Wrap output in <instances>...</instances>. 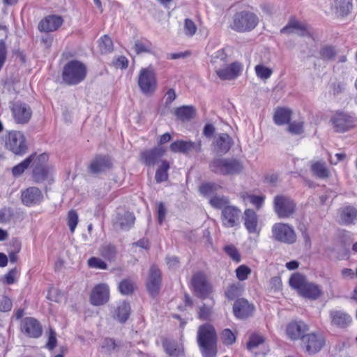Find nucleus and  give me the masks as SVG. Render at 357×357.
I'll return each mask as SVG.
<instances>
[{
  "instance_id": "f257e3e1",
  "label": "nucleus",
  "mask_w": 357,
  "mask_h": 357,
  "mask_svg": "<svg viewBox=\"0 0 357 357\" xmlns=\"http://www.w3.org/2000/svg\"><path fill=\"white\" fill-rule=\"evenodd\" d=\"M197 343L203 357H215L217 354V335L213 326L205 324L199 327Z\"/></svg>"
},
{
  "instance_id": "f03ea898",
  "label": "nucleus",
  "mask_w": 357,
  "mask_h": 357,
  "mask_svg": "<svg viewBox=\"0 0 357 357\" xmlns=\"http://www.w3.org/2000/svg\"><path fill=\"white\" fill-rule=\"evenodd\" d=\"M217 75L223 80L236 78L241 71V65L238 63H232L228 65L227 56L224 50H218L211 60Z\"/></svg>"
},
{
  "instance_id": "7ed1b4c3",
  "label": "nucleus",
  "mask_w": 357,
  "mask_h": 357,
  "mask_svg": "<svg viewBox=\"0 0 357 357\" xmlns=\"http://www.w3.org/2000/svg\"><path fill=\"white\" fill-rule=\"evenodd\" d=\"M289 283L291 288L305 298L317 300L322 295L320 286L307 281L305 277L299 273H294L289 278Z\"/></svg>"
},
{
  "instance_id": "20e7f679",
  "label": "nucleus",
  "mask_w": 357,
  "mask_h": 357,
  "mask_svg": "<svg viewBox=\"0 0 357 357\" xmlns=\"http://www.w3.org/2000/svg\"><path fill=\"white\" fill-rule=\"evenodd\" d=\"M86 66L77 60L68 62L63 70L62 78L68 85H75L82 82L86 76Z\"/></svg>"
},
{
  "instance_id": "39448f33",
  "label": "nucleus",
  "mask_w": 357,
  "mask_h": 357,
  "mask_svg": "<svg viewBox=\"0 0 357 357\" xmlns=\"http://www.w3.org/2000/svg\"><path fill=\"white\" fill-rule=\"evenodd\" d=\"M209 167L214 173L221 175L238 174L243 169V165L238 160L230 158H214Z\"/></svg>"
},
{
  "instance_id": "423d86ee",
  "label": "nucleus",
  "mask_w": 357,
  "mask_h": 357,
  "mask_svg": "<svg viewBox=\"0 0 357 357\" xmlns=\"http://www.w3.org/2000/svg\"><path fill=\"white\" fill-rule=\"evenodd\" d=\"M259 22L257 16L253 13L241 11L233 17L231 28L238 32L250 31Z\"/></svg>"
},
{
  "instance_id": "0eeeda50",
  "label": "nucleus",
  "mask_w": 357,
  "mask_h": 357,
  "mask_svg": "<svg viewBox=\"0 0 357 357\" xmlns=\"http://www.w3.org/2000/svg\"><path fill=\"white\" fill-rule=\"evenodd\" d=\"M5 146L8 150L18 155L24 154L27 150V143L24 133L17 130L8 132Z\"/></svg>"
},
{
  "instance_id": "6e6552de",
  "label": "nucleus",
  "mask_w": 357,
  "mask_h": 357,
  "mask_svg": "<svg viewBox=\"0 0 357 357\" xmlns=\"http://www.w3.org/2000/svg\"><path fill=\"white\" fill-rule=\"evenodd\" d=\"M272 238L286 244H293L296 241V234L294 229L289 224L278 222L272 227Z\"/></svg>"
},
{
  "instance_id": "1a4fd4ad",
  "label": "nucleus",
  "mask_w": 357,
  "mask_h": 357,
  "mask_svg": "<svg viewBox=\"0 0 357 357\" xmlns=\"http://www.w3.org/2000/svg\"><path fill=\"white\" fill-rule=\"evenodd\" d=\"M138 85L146 95L152 94L156 89L157 80L153 68L151 66L142 68L138 77Z\"/></svg>"
},
{
  "instance_id": "9d476101",
  "label": "nucleus",
  "mask_w": 357,
  "mask_h": 357,
  "mask_svg": "<svg viewBox=\"0 0 357 357\" xmlns=\"http://www.w3.org/2000/svg\"><path fill=\"white\" fill-rule=\"evenodd\" d=\"M274 211L280 218H289L296 211V204L289 197L278 195L273 200Z\"/></svg>"
},
{
  "instance_id": "9b49d317",
  "label": "nucleus",
  "mask_w": 357,
  "mask_h": 357,
  "mask_svg": "<svg viewBox=\"0 0 357 357\" xmlns=\"http://www.w3.org/2000/svg\"><path fill=\"white\" fill-rule=\"evenodd\" d=\"M191 284L196 295L202 298H206L212 291V287L203 273L194 274Z\"/></svg>"
},
{
  "instance_id": "f8f14e48",
  "label": "nucleus",
  "mask_w": 357,
  "mask_h": 357,
  "mask_svg": "<svg viewBox=\"0 0 357 357\" xmlns=\"http://www.w3.org/2000/svg\"><path fill=\"white\" fill-rule=\"evenodd\" d=\"M200 140L192 142L190 140H177L170 144V151L173 153H180L188 155L191 152L200 153L202 151Z\"/></svg>"
},
{
  "instance_id": "ddd939ff",
  "label": "nucleus",
  "mask_w": 357,
  "mask_h": 357,
  "mask_svg": "<svg viewBox=\"0 0 357 357\" xmlns=\"http://www.w3.org/2000/svg\"><path fill=\"white\" fill-rule=\"evenodd\" d=\"M48 160V155L45 153L38 156L35 155V159L33 161V176L36 182H42L48 178L50 173L49 168L45 165Z\"/></svg>"
},
{
  "instance_id": "4468645a",
  "label": "nucleus",
  "mask_w": 357,
  "mask_h": 357,
  "mask_svg": "<svg viewBox=\"0 0 357 357\" xmlns=\"http://www.w3.org/2000/svg\"><path fill=\"white\" fill-rule=\"evenodd\" d=\"M165 153V149L162 146L144 150L140 153L139 160L144 165L152 167L159 163Z\"/></svg>"
},
{
  "instance_id": "2eb2a0df",
  "label": "nucleus",
  "mask_w": 357,
  "mask_h": 357,
  "mask_svg": "<svg viewBox=\"0 0 357 357\" xmlns=\"http://www.w3.org/2000/svg\"><path fill=\"white\" fill-rule=\"evenodd\" d=\"M241 214V210L235 206L230 205L229 206L225 207L221 214V220L223 226L227 228L237 226L239 224Z\"/></svg>"
},
{
  "instance_id": "dca6fc26",
  "label": "nucleus",
  "mask_w": 357,
  "mask_h": 357,
  "mask_svg": "<svg viewBox=\"0 0 357 357\" xmlns=\"http://www.w3.org/2000/svg\"><path fill=\"white\" fill-rule=\"evenodd\" d=\"M160 286L161 272L156 266L152 265L146 280L147 290L151 295L155 296L159 292Z\"/></svg>"
},
{
  "instance_id": "f3484780",
  "label": "nucleus",
  "mask_w": 357,
  "mask_h": 357,
  "mask_svg": "<svg viewBox=\"0 0 357 357\" xmlns=\"http://www.w3.org/2000/svg\"><path fill=\"white\" fill-rule=\"evenodd\" d=\"M12 114L17 123H26L31 119L32 112L26 104L16 102L11 107Z\"/></svg>"
},
{
  "instance_id": "a211bd4d",
  "label": "nucleus",
  "mask_w": 357,
  "mask_h": 357,
  "mask_svg": "<svg viewBox=\"0 0 357 357\" xmlns=\"http://www.w3.org/2000/svg\"><path fill=\"white\" fill-rule=\"evenodd\" d=\"M331 122L335 131L337 132H346L354 126L352 118L342 112L335 114L332 117Z\"/></svg>"
},
{
  "instance_id": "6ab92c4d",
  "label": "nucleus",
  "mask_w": 357,
  "mask_h": 357,
  "mask_svg": "<svg viewBox=\"0 0 357 357\" xmlns=\"http://www.w3.org/2000/svg\"><path fill=\"white\" fill-rule=\"evenodd\" d=\"M109 298V287L106 284L96 285L91 291L90 301L93 305H102L106 303Z\"/></svg>"
},
{
  "instance_id": "aec40b11",
  "label": "nucleus",
  "mask_w": 357,
  "mask_h": 357,
  "mask_svg": "<svg viewBox=\"0 0 357 357\" xmlns=\"http://www.w3.org/2000/svg\"><path fill=\"white\" fill-rule=\"evenodd\" d=\"M22 331L29 337L37 338L42 335L40 324L33 317H26L21 323Z\"/></svg>"
},
{
  "instance_id": "412c9836",
  "label": "nucleus",
  "mask_w": 357,
  "mask_h": 357,
  "mask_svg": "<svg viewBox=\"0 0 357 357\" xmlns=\"http://www.w3.org/2000/svg\"><path fill=\"white\" fill-rule=\"evenodd\" d=\"M302 341L305 345L306 351L310 354L320 351L325 342L321 335L314 333L303 337Z\"/></svg>"
},
{
  "instance_id": "4be33fe9",
  "label": "nucleus",
  "mask_w": 357,
  "mask_h": 357,
  "mask_svg": "<svg viewBox=\"0 0 357 357\" xmlns=\"http://www.w3.org/2000/svg\"><path fill=\"white\" fill-rule=\"evenodd\" d=\"M233 144L231 137L227 133H218L214 137L213 145V151L217 154H225Z\"/></svg>"
},
{
  "instance_id": "5701e85b",
  "label": "nucleus",
  "mask_w": 357,
  "mask_h": 357,
  "mask_svg": "<svg viewBox=\"0 0 357 357\" xmlns=\"http://www.w3.org/2000/svg\"><path fill=\"white\" fill-rule=\"evenodd\" d=\"M254 310V305L244 298L236 300L233 306V312L235 317L240 319H246L251 316Z\"/></svg>"
},
{
  "instance_id": "b1692460",
  "label": "nucleus",
  "mask_w": 357,
  "mask_h": 357,
  "mask_svg": "<svg viewBox=\"0 0 357 357\" xmlns=\"http://www.w3.org/2000/svg\"><path fill=\"white\" fill-rule=\"evenodd\" d=\"M21 197L22 203L30 206L40 204L43 199V195L38 188L30 187L22 192Z\"/></svg>"
},
{
  "instance_id": "393cba45",
  "label": "nucleus",
  "mask_w": 357,
  "mask_h": 357,
  "mask_svg": "<svg viewBox=\"0 0 357 357\" xmlns=\"http://www.w3.org/2000/svg\"><path fill=\"white\" fill-rule=\"evenodd\" d=\"M331 324L336 328H345L351 322V316L342 310H333L329 312Z\"/></svg>"
},
{
  "instance_id": "a878e982",
  "label": "nucleus",
  "mask_w": 357,
  "mask_h": 357,
  "mask_svg": "<svg viewBox=\"0 0 357 357\" xmlns=\"http://www.w3.org/2000/svg\"><path fill=\"white\" fill-rule=\"evenodd\" d=\"M63 22V20L59 15H49L43 19L38 24V29L40 31L51 32L54 31L60 27Z\"/></svg>"
},
{
  "instance_id": "bb28decb",
  "label": "nucleus",
  "mask_w": 357,
  "mask_h": 357,
  "mask_svg": "<svg viewBox=\"0 0 357 357\" xmlns=\"http://www.w3.org/2000/svg\"><path fill=\"white\" fill-rule=\"evenodd\" d=\"M244 225L250 234H259L257 227L258 218L256 213L252 209H246L244 212Z\"/></svg>"
},
{
  "instance_id": "cd10ccee",
  "label": "nucleus",
  "mask_w": 357,
  "mask_h": 357,
  "mask_svg": "<svg viewBox=\"0 0 357 357\" xmlns=\"http://www.w3.org/2000/svg\"><path fill=\"white\" fill-rule=\"evenodd\" d=\"M307 330V325L302 321L291 322L287 326V335L291 340H303V333Z\"/></svg>"
},
{
  "instance_id": "c85d7f7f",
  "label": "nucleus",
  "mask_w": 357,
  "mask_h": 357,
  "mask_svg": "<svg viewBox=\"0 0 357 357\" xmlns=\"http://www.w3.org/2000/svg\"><path fill=\"white\" fill-rule=\"evenodd\" d=\"M281 33H294L300 36H305L310 34L307 26L297 20L290 21L287 25L281 29Z\"/></svg>"
},
{
  "instance_id": "c756f323",
  "label": "nucleus",
  "mask_w": 357,
  "mask_h": 357,
  "mask_svg": "<svg viewBox=\"0 0 357 357\" xmlns=\"http://www.w3.org/2000/svg\"><path fill=\"white\" fill-rule=\"evenodd\" d=\"M310 171L314 176L321 179L328 178L331 176V172L323 160L311 161Z\"/></svg>"
},
{
  "instance_id": "7c9ffc66",
  "label": "nucleus",
  "mask_w": 357,
  "mask_h": 357,
  "mask_svg": "<svg viewBox=\"0 0 357 357\" xmlns=\"http://www.w3.org/2000/svg\"><path fill=\"white\" fill-rule=\"evenodd\" d=\"M111 165L109 160L105 156L96 158L90 165V171L93 174H98L105 171Z\"/></svg>"
},
{
  "instance_id": "2f4dec72",
  "label": "nucleus",
  "mask_w": 357,
  "mask_h": 357,
  "mask_svg": "<svg viewBox=\"0 0 357 357\" xmlns=\"http://www.w3.org/2000/svg\"><path fill=\"white\" fill-rule=\"evenodd\" d=\"M166 353L172 357H181L183 356V347L175 341L166 340L163 342Z\"/></svg>"
},
{
  "instance_id": "473e14b6",
  "label": "nucleus",
  "mask_w": 357,
  "mask_h": 357,
  "mask_svg": "<svg viewBox=\"0 0 357 357\" xmlns=\"http://www.w3.org/2000/svg\"><path fill=\"white\" fill-rule=\"evenodd\" d=\"M340 220L342 224H354L357 220V210L353 206H347L342 210Z\"/></svg>"
},
{
  "instance_id": "72a5a7b5",
  "label": "nucleus",
  "mask_w": 357,
  "mask_h": 357,
  "mask_svg": "<svg viewBox=\"0 0 357 357\" xmlns=\"http://www.w3.org/2000/svg\"><path fill=\"white\" fill-rule=\"evenodd\" d=\"M291 111L286 108H278L274 114L273 120L275 124L282 126L289 123Z\"/></svg>"
},
{
  "instance_id": "f704fd0d",
  "label": "nucleus",
  "mask_w": 357,
  "mask_h": 357,
  "mask_svg": "<svg viewBox=\"0 0 357 357\" xmlns=\"http://www.w3.org/2000/svg\"><path fill=\"white\" fill-rule=\"evenodd\" d=\"M130 306L129 303L123 301L121 303L115 310L114 318L121 323H125L129 317Z\"/></svg>"
},
{
  "instance_id": "c9c22d12",
  "label": "nucleus",
  "mask_w": 357,
  "mask_h": 357,
  "mask_svg": "<svg viewBox=\"0 0 357 357\" xmlns=\"http://www.w3.org/2000/svg\"><path fill=\"white\" fill-rule=\"evenodd\" d=\"M174 114L181 121H188L195 116V109L192 106H182L175 109Z\"/></svg>"
},
{
  "instance_id": "e433bc0d",
  "label": "nucleus",
  "mask_w": 357,
  "mask_h": 357,
  "mask_svg": "<svg viewBox=\"0 0 357 357\" xmlns=\"http://www.w3.org/2000/svg\"><path fill=\"white\" fill-rule=\"evenodd\" d=\"M135 219V218L132 213L126 212L124 214L119 217L116 224L120 229L126 230L133 225Z\"/></svg>"
},
{
  "instance_id": "4c0bfd02",
  "label": "nucleus",
  "mask_w": 357,
  "mask_h": 357,
  "mask_svg": "<svg viewBox=\"0 0 357 357\" xmlns=\"http://www.w3.org/2000/svg\"><path fill=\"white\" fill-rule=\"evenodd\" d=\"M209 203L213 208L222 210L225 208V207L230 206L229 199L224 195H215L211 197L209 199Z\"/></svg>"
},
{
  "instance_id": "58836bf2",
  "label": "nucleus",
  "mask_w": 357,
  "mask_h": 357,
  "mask_svg": "<svg viewBox=\"0 0 357 357\" xmlns=\"http://www.w3.org/2000/svg\"><path fill=\"white\" fill-rule=\"evenodd\" d=\"M334 6L336 13L341 16L347 15L352 8L350 0H335Z\"/></svg>"
},
{
  "instance_id": "ea45409f",
  "label": "nucleus",
  "mask_w": 357,
  "mask_h": 357,
  "mask_svg": "<svg viewBox=\"0 0 357 357\" xmlns=\"http://www.w3.org/2000/svg\"><path fill=\"white\" fill-rule=\"evenodd\" d=\"M169 164L167 160H162L161 164L155 172V180L158 183L165 181L168 178L167 171Z\"/></svg>"
},
{
  "instance_id": "a19ab883",
  "label": "nucleus",
  "mask_w": 357,
  "mask_h": 357,
  "mask_svg": "<svg viewBox=\"0 0 357 357\" xmlns=\"http://www.w3.org/2000/svg\"><path fill=\"white\" fill-rule=\"evenodd\" d=\"M35 159V154L31 155L29 158H26L24 161L15 166L12 172L15 176H18L21 175L26 169L29 166V165L33 162Z\"/></svg>"
},
{
  "instance_id": "79ce46f5",
  "label": "nucleus",
  "mask_w": 357,
  "mask_h": 357,
  "mask_svg": "<svg viewBox=\"0 0 357 357\" xmlns=\"http://www.w3.org/2000/svg\"><path fill=\"white\" fill-rule=\"evenodd\" d=\"M100 255L107 260H112L116 256V248L111 244H105L99 248Z\"/></svg>"
},
{
  "instance_id": "37998d69",
  "label": "nucleus",
  "mask_w": 357,
  "mask_h": 357,
  "mask_svg": "<svg viewBox=\"0 0 357 357\" xmlns=\"http://www.w3.org/2000/svg\"><path fill=\"white\" fill-rule=\"evenodd\" d=\"M221 188V186L219 185H217L215 183H205L203 184L200 188L199 191L200 192L204 195V196H206L209 197V199L215 195V194L219 189Z\"/></svg>"
},
{
  "instance_id": "c03bdc74",
  "label": "nucleus",
  "mask_w": 357,
  "mask_h": 357,
  "mask_svg": "<svg viewBox=\"0 0 357 357\" xmlns=\"http://www.w3.org/2000/svg\"><path fill=\"white\" fill-rule=\"evenodd\" d=\"M99 48L102 54H107L113 50V43L107 36H103L99 40Z\"/></svg>"
},
{
  "instance_id": "a18cd8bd",
  "label": "nucleus",
  "mask_w": 357,
  "mask_h": 357,
  "mask_svg": "<svg viewBox=\"0 0 357 357\" xmlns=\"http://www.w3.org/2000/svg\"><path fill=\"white\" fill-rule=\"evenodd\" d=\"M119 289L122 294H131L135 289V284L130 280H123L119 283Z\"/></svg>"
},
{
  "instance_id": "49530a36",
  "label": "nucleus",
  "mask_w": 357,
  "mask_h": 357,
  "mask_svg": "<svg viewBox=\"0 0 357 357\" xmlns=\"http://www.w3.org/2000/svg\"><path fill=\"white\" fill-rule=\"evenodd\" d=\"M255 70L257 76L261 79H268L273 73V70L271 68H267L262 64L257 65Z\"/></svg>"
},
{
  "instance_id": "de8ad7c7",
  "label": "nucleus",
  "mask_w": 357,
  "mask_h": 357,
  "mask_svg": "<svg viewBox=\"0 0 357 357\" xmlns=\"http://www.w3.org/2000/svg\"><path fill=\"white\" fill-rule=\"evenodd\" d=\"M289 126L287 128V130L292 135H301L304 132L303 125L304 122L303 121H294L292 122L288 123Z\"/></svg>"
},
{
  "instance_id": "09e8293b",
  "label": "nucleus",
  "mask_w": 357,
  "mask_h": 357,
  "mask_svg": "<svg viewBox=\"0 0 357 357\" xmlns=\"http://www.w3.org/2000/svg\"><path fill=\"white\" fill-rule=\"evenodd\" d=\"M152 50V45L149 41L143 42L137 40L135 43V51L137 54L151 52Z\"/></svg>"
},
{
  "instance_id": "8fccbe9b",
  "label": "nucleus",
  "mask_w": 357,
  "mask_h": 357,
  "mask_svg": "<svg viewBox=\"0 0 357 357\" xmlns=\"http://www.w3.org/2000/svg\"><path fill=\"white\" fill-rule=\"evenodd\" d=\"M264 338L259 334H253L250 336L247 347L249 350H253L258 347L260 344H263Z\"/></svg>"
},
{
  "instance_id": "3c124183",
  "label": "nucleus",
  "mask_w": 357,
  "mask_h": 357,
  "mask_svg": "<svg viewBox=\"0 0 357 357\" xmlns=\"http://www.w3.org/2000/svg\"><path fill=\"white\" fill-rule=\"evenodd\" d=\"M221 339L225 344L231 345L235 342L236 335L230 329L226 328L221 333Z\"/></svg>"
},
{
  "instance_id": "603ef678",
  "label": "nucleus",
  "mask_w": 357,
  "mask_h": 357,
  "mask_svg": "<svg viewBox=\"0 0 357 357\" xmlns=\"http://www.w3.org/2000/svg\"><path fill=\"white\" fill-rule=\"evenodd\" d=\"M88 265L90 268L105 270L107 268V264L98 257H91L88 260Z\"/></svg>"
},
{
  "instance_id": "864d4df0",
  "label": "nucleus",
  "mask_w": 357,
  "mask_h": 357,
  "mask_svg": "<svg viewBox=\"0 0 357 357\" xmlns=\"http://www.w3.org/2000/svg\"><path fill=\"white\" fill-rule=\"evenodd\" d=\"M241 288L237 285L232 284L228 287L227 291H225V296L229 300H234V298L238 297L241 295Z\"/></svg>"
},
{
  "instance_id": "5fc2aeb1",
  "label": "nucleus",
  "mask_w": 357,
  "mask_h": 357,
  "mask_svg": "<svg viewBox=\"0 0 357 357\" xmlns=\"http://www.w3.org/2000/svg\"><path fill=\"white\" fill-rule=\"evenodd\" d=\"M78 222V215L74 210L69 211L68 214V224L71 232H74Z\"/></svg>"
},
{
  "instance_id": "6e6d98bb",
  "label": "nucleus",
  "mask_w": 357,
  "mask_h": 357,
  "mask_svg": "<svg viewBox=\"0 0 357 357\" xmlns=\"http://www.w3.org/2000/svg\"><path fill=\"white\" fill-rule=\"evenodd\" d=\"M225 252L235 261L239 262L241 261V255L233 245H226L224 248Z\"/></svg>"
},
{
  "instance_id": "4d7b16f0",
  "label": "nucleus",
  "mask_w": 357,
  "mask_h": 357,
  "mask_svg": "<svg viewBox=\"0 0 357 357\" xmlns=\"http://www.w3.org/2000/svg\"><path fill=\"white\" fill-rule=\"evenodd\" d=\"M236 277L239 280L243 281L248 278V276L251 273L250 268L245 265H241L236 270Z\"/></svg>"
},
{
  "instance_id": "13d9d810",
  "label": "nucleus",
  "mask_w": 357,
  "mask_h": 357,
  "mask_svg": "<svg viewBox=\"0 0 357 357\" xmlns=\"http://www.w3.org/2000/svg\"><path fill=\"white\" fill-rule=\"evenodd\" d=\"M197 31L195 24L190 19L185 20L184 32L186 36H192Z\"/></svg>"
},
{
  "instance_id": "bf43d9fd",
  "label": "nucleus",
  "mask_w": 357,
  "mask_h": 357,
  "mask_svg": "<svg viewBox=\"0 0 357 357\" xmlns=\"http://www.w3.org/2000/svg\"><path fill=\"white\" fill-rule=\"evenodd\" d=\"M12 308V301L11 300L4 296H0V311L1 312H8Z\"/></svg>"
},
{
  "instance_id": "052dcab7",
  "label": "nucleus",
  "mask_w": 357,
  "mask_h": 357,
  "mask_svg": "<svg viewBox=\"0 0 357 357\" xmlns=\"http://www.w3.org/2000/svg\"><path fill=\"white\" fill-rule=\"evenodd\" d=\"M13 213L10 208H3L0 210V222L4 223L10 220Z\"/></svg>"
},
{
  "instance_id": "680f3d73",
  "label": "nucleus",
  "mask_w": 357,
  "mask_h": 357,
  "mask_svg": "<svg viewBox=\"0 0 357 357\" xmlns=\"http://www.w3.org/2000/svg\"><path fill=\"white\" fill-rule=\"evenodd\" d=\"M320 54L324 59L330 60L335 56V51L332 47H324L321 49Z\"/></svg>"
},
{
  "instance_id": "e2e57ef3",
  "label": "nucleus",
  "mask_w": 357,
  "mask_h": 357,
  "mask_svg": "<svg viewBox=\"0 0 357 357\" xmlns=\"http://www.w3.org/2000/svg\"><path fill=\"white\" fill-rule=\"evenodd\" d=\"M116 347L114 340L111 338H105L101 345L102 349H105L107 352L115 350Z\"/></svg>"
},
{
  "instance_id": "0e129e2a",
  "label": "nucleus",
  "mask_w": 357,
  "mask_h": 357,
  "mask_svg": "<svg viewBox=\"0 0 357 357\" xmlns=\"http://www.w3.org/2000/svg\"><path fill=\"white\" fill-rule=\"evenodd\" d=\"M211 314V307L206 306L205 304L199 307V317L201 319L206 320Z\"/></svg>"
},
{
  "instance_id": "69168bd1",
  "label": "nucleus",
  "mask_w": 357,
  "mask_h": 357,
  "mask_svg": "<svg viewBox=\"0 0 357 357\" xmlns=\"http://www.w3.org/2000/svg\"><path fill=\"white\" fill-rule=\"evenodd\" d=\"M56 345V333L52 330L50 329L48 342L47 347L50 349H53Z\"/></svg>"
},
{
  "instance_id": "338daca9",
  "label": "nucleus",
  "mask_w": 357,
  "mask_h": 357,
  "mask_svg": "<svg viewBox=\"0 0 357 357\" xmlns=\"http://www.w3.org/2000/svg\"><path fill=\"white\" fill-rule=\"evenodd\" d=\"M114 64L116 68L123 69L128 67V61L125 56H121L116 59Z\"/></svg>"
},
{
  "instance_id": "774afa93",
  "label": "nucleus",
  "mask_w": 357,
  "mask_h": 357,
  "mask_svg": "<svg viewBox=\"0 0 357 357\" xmlns=\"http://www.w3.org/2000/svg\"><path fill=\"white\" fill-rule=\"evenodd\" d=\"M17 274V271L16 269L14 268V269L10 270L4 276L5 282L8 284H13L15 282V278H16Z\"/></svg>"
}]
</instances>
